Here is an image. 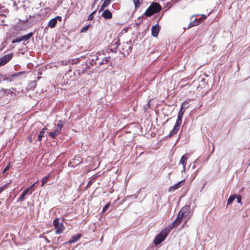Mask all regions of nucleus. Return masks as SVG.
Here are the masks:
<instances>
[{
  "label": "nucleus",
  "mask_w": 250,
  "mask_h": 250,
  "mask_svg": "<svg viewBox=\"0 0 250 250\" xmlns=\"http://www.w3.org/2000/svg\"><path fill=\"white\" fill-rule=\"evenodd\" d=\"M169 229H165L158 234L155 238L153 243L155 245L160 244L166 238L169 233Z\"/></svg>",
  "instance_id": "f257e3e1"
},
{
  "label": "nucleus",
  "mask_w": 250,
  "mask_h": 250,
  "mask_svg": "<svg viewBox=\"0 0 250 250\" xmlns=\"http://www.w3.org/2000/svg\"><path fill=\"white\" fill-rule=\"evenodd\" d=\"M53 225L56 229V234H60L62 233L63 230V226L62 222H60L59 219L56 218L53 221Z\"/></svg>",
  "instance_id": "f03ea898"
},
{
  "label": "nucleus",
  "mask_w": 250,
  "mask_h": 250,
  "mask_svg": "<svg viewBox=\"0 0 250 250\" xmlns=\"http://www.w3.org/2000/svg\"><path fill=\"white\" fill-rule=\"evenodd\" d=\"M122 53L124 55H128L131 51V42L127 41L125 43H124L122 45Z\"/></svg>",
  "instance_id": "7ed1b4c3"
},
{
  "label": "nucleus",
  "mask_w": 250,
  "mask_h": 250,
  "mask_svg": "<svg viewBox=\"0 0 250 250\" xmlns=\"http://www.w3.org/2000/svg\"><path fill=\"white\" fill-rule=\"evenodd\" d=\"M189 210L190 207L188 206H185L182 208L179 212L178 215L182 218L183 217H187L189 214Z\"/></svg>",
  "instance_id": "20e7f679"
},
{
  "label": "nucleus",
  "mask_w": 250,
  "mask_h": 250,
  "mask_svg": "<svg viewBox=\"0 0 250 250\" xmlns=\"http://www.w3.org/2000/svg\"><path fill=\"white\" fill-rule=\"evenodd\" d=\"M13 56L12 54H8L4 55L0 58V66L6 64L11 59Z\"/></svg>",
  "instance_id": "39448f33"
},
{
  "label": "nucleus",
  "mask_w": 250,
  "mask_h": 250,
  "mask_svg": "<svg viewBox=\"0 0 250 250\" xmlns=\"http://www.w3.org/2000/svg\"><path fill=\"white\" fill-rule=\"evenodd\" d=\"M185 183V180H182L178 183L171 186L168 189L169 192H173L175 190L180 188Z\"/></svg>",
  "instance_id": "423d86ee"
},
{
  "label": "nucleus",
  "mask_w": 250,
  "mask_h": 250,
  "mask_svg": "<svg viewBox=\"0 0 250 250\" xmlns=\"http://www.w3.org/2000/svg\"><path fill=\"white\" fill-rule=\"evenodd\" d=\"M151 10L154 14L159 12L161 10V6L158 3H154L150 5Z\"/></svg>",
  "instance_id": "0eeeda50"
},
{
  "label": "nucleus",
  "mask_w": 250,
  "mask_h": 250,
  "mask_svg": "<svg viewBox=\"0 0 250 250\" xmlns=\"http://www.w3.org/2000/svg\"><path fill=\"white\" fill-rule=\"evenodd\" d=\"M102 16L105 19H111L112 18V13L108 9L104 11L103 12Z\"/></svg>",
  "instance_id": "6e6552de"
},
{
  "label": "nucleus",
  "mask_w": 250,
  "mask_h": 250,
  "mask_svg": "<svg viewBox=\"0 0 250 250\" xmlns=\"http://www.w3.org/2000/svg\"><path fill=\"white\" fill-rule=\"evenodd\" d=\"M160 30L159 27L157 24L154 25L151 28V34L153 37H157Z\"/></svg>",
  "instance_id": "1a4fd4ad"
},
{
  "label": "nucleus",
  "mask_w": 250,
  "mask_h": 250,
  "mask_svg": "<svg viewBox=\"0 0 250 250\" xmlns=\"http://www.w3.org/2000/svg\"><path fill=\"white\" fill-rule=\"evenodd\" d=\"M110 1L111 0H102V1H103V2L99 10V13L103 11L104 9L109 4Z\"/></svg>",
  "instance_id": "9d476101"
},
{
  "label": "nucleus",
  "mask_w": 250,
  "mask_h": 250,
  "mask_svg": "<svg viewBox=\"0 0 250 250\" xmlns=\"http://www.w3.org/2000/svg\"><path fill=\"white\" fill-rule=\"evenodd\" d=\"M186 104H187V103L186 102L182 103L181 109L178 112V117H180L181 118L183 117V114H184V112H185L186 109L187 107H185V105Z\"/></svg>",
  "instance_id": "9b49d317"
},
{
  "label": "nucleus",
  "mask_w": 250,
  "mask_h": 250,
  "mask_svg": "<svg viewBox=\"0 0 250 250\" xmlns=\"http://www.w3.org/2000/svg\"><path fill=\"white\" fill-rule=\"evenodd\" d=\"M182 218L178 215L177 218L174 221V222H173V223L171 224V226L170 227L171 228H175L177 227L181 222Z\"/></svg>",
  "instance_id": "f8f14e48"
},
{
  "label": "nucleus",
  "mask_w": 250,
  "mask_h": 250,
  "mask_svg": "<svg viewBox=\"0 0 250 250\" xmlns=\"http://www.w3.org/2000/svg\"><path fill=\"white\" fill-rule=\"evenodd\" d=\"M29 192L28 188H26L21 194L20 197H19L18 201L22 202L25 199V196Z\"/></svg>",
  "instance_id": "ddd939ff"
},
{
  "label": "nucleus",
  "mask_w": 250,
  "mask_h": 250,
  "mask_svg": "<svg viewBox=\"0 0 250 250\" xmlns=\"http://www.w3.org/2000/svg\"><path fill=\"white\" fill-rule=\"evenodd\" d=\"M82 236L81 234H78L76 235L72 236L70 239L69 240L68 243H73L76 242L79 238H80Z\"/></svg>",
  "instance_id": "4468645a"
},
{
  "label": "nucleus",
  "mask_w": 250,
  "mask_h": 250,
  "mask_svg": "<svg viewBox=\"0 0 250 250\" xmlns=\"http://www.w3.org/2000/svg\"><path fill=\"white\" fill-rule=\"evenodd\" d=\"M187 160V157H186L185 155H183L180 160V163L182 164L183 167V171L185 170V167Z\"/></svg>",
  "instance_id": "2eb2a0df"
},
{
  "label": "nucleus",
  "mask_w": 250,
  "mask_h": 250,
  "mask_svg": "<svg viewBox=\"0 0 250 250\" xmlns=\"http://www.w3.org/2000/svg\"><path fill=\"white\" fill-rule=\"evenodd\" d=\"M63 124H64V123L62 121V120L58 121V124L57 125V128L56 129V130H59V132L61 133V131H62V128L63 125Z\"/></svg>",
  "instance_id": "dca6fc26"
},
{
  "label": "nucleus",
  "mask_w": 250,
  "mask_h": 250,
  "mask_svg": "<svg viewBox=\"0 0 250 250\" xmlns=\"http://www.w3.org/2000/svg\"><path fill=\"white\" fill-rule=\"evenodd\" d=\"M110 59V57H107L104 58L102 61L98 62V66H101L102 64L106 63L107 62H109Z\"/></svg>",
  "instance_id": "f3484780"
},
{
  "label": "nucleus",
  "mask_w": 250,
  "mask_h": 250,
  "mask_svg": "<svg viewBox=\"0 0 250 250\" xmlns=\"http://www.w3.org/2000/svg\"><path fill=\"white\" fill-rule=\"evenodd\" d=\"M182 118L178 117L174 127L179 129V127L182 123Z\"/></svg>",
  "instance_id": "a211bd4d"
},
{
  "label": "nucleus",
  "mask_w": 250,
  "mask_h": 250,
  "mask_svg": "<svg viewBox=\"0 0 250 250\" xmlns=\"http://www.w3.org/2000/svg\"><path fill=\"white\" fill-rule=\"evenodd\" d=\"M57 22L55 19H52L48 22V26L50 28H54L57 24Z\"/></svg>",
  "instance_id": "6ab92c4d"
},
{
  "label": "nucleus",
  "mask_w": 250,
  "mask_h": 250,
  "mask_svg": "<svg viewBox=\"0 0 250 250\" xmlns=\"http://www.w3.org/2000/svg\"><path fill=\"white\" fill-rule=\"evenodd\" d=\"M61 133L59 130H55L53 132H49V135L52 138L55 139L56 136H58Z\"/></svg>",
  "instance_id": "aec40b11"
},
{
  "label": "nucleus",
  "mask_w": 250,
  "mask_h": 250,
  "mask_svg": "<svg viewBox=\"0 0 250 250\" xmlns=\"http://www.w3.org/2000/svg\"><path fill=\"white\" fill-rule=\"evenodd\" d=\"M46 129L45 127L43 128L41 131L40 134L38 136V140L39 142H41L42 140V138L43 137L44 134L45 133V130Z\"/></svg>",
  "instance_id": "412c9836"
},
{
  "label": "nucleus",
  "mask_w": 250,
  "mask_h": 250,
  "mask_svg": "<svg viewBox=\"0 0 250 250\" xmlns=\"http://www.w3.org/2000/svg\"><path fill=\"white\" fill-rule=\"evenodd\" d=\"M33 36V33L30 32L26 35L21 36V40L22 41H26L29 40Z\"/></svg>",
  "instance_id": "4be33fe9"
},
{
  "label": "nucleus",
  "mask_w": 250,
  "mask_h": 250,
  "mask_svg": "<svg viewBox=\"0 0 250 250\" xmlns=\"http://www.w3.org/2000/svg\"><path fill=\"white\" fill-rule=\"evenodd\" d=\"M120 44L119 39H117L116 40H114L112 43V46L115 47V49H116L119 45Z\"/></svg>",
  "instance_id": "5701e85b"
},
{
  "label": "nucleus",
  "mask_w": 250,
  "mask_h": 250,
  "mask_svg": "<svg viewBox=\"0 0 250 250\" xmlns=\"http://www.w3.org/2000/svg\"><path fill=\"white\" fill-rule=\"evenodd\" d=\"M145 14L147 17H150L153 15V13L151 10L150 6L146 9L145 13Z\"/></svg>",
  "instance_id": "b1692460"
},
{
  "label": "nucleus",
  "mask_w": 250,
  "mask_h": 250,
  "mask_svg": "<svg viewBox=\"0 0 250 250\" xmlns=\"http://www.w3.org/2000/svg\"><path fill=\"white\" fill-rule=\"evenodd\" d=\"M37 132L33 131L31 135L28 137V140L30 143H31L35 139Z\"/></svg>",
  "instance_id": "393cba45"
},
{
  "label": "nucleus",
  "mask_w": 250,
  "mask_h": 250,
  "mask_svg": "<svg viewBox=\"0 0 250 250\" xmlns=\"http://www.w3.org/2000/svg\"><path fill=\"white\" fill-rule=\"evenodd\" d=\"M132 0L135 5V8L136 9H138L140 7L141 3L143 2V0Z\"/></svg>",
  "instance_id": "a878e982"
},
{
  "label": "nucleus",
  "mask_w": 250,
  "mask_h": 250,
  "mask_svg": "<svg viewBox=\"0 0 250 250\" xmlns=\"http://www.w3.org/2000/svg\"><path fill=\"white\" fill-rule=\"evenodd\" d=\"M50 177V175L48 174V175H47L46 176H45L42 179V185L41 186L42 187L47 182L48 179H49Z\"/></svg>",
  "instance_id": "bb28decb"
},
{
  "label": "nucleus",
  "mask_w": 250,
  "mask_h": 250,
  "mask_svg": "<svg viewBox=\"0 0 250 250\" xmlns=\"http://www.w3.org/2000/svg\"><path fill=\"white\" fill-rule=\"evenodd\" d=\"M25 73L24 71H21L16 73L13 74L11 75V78H15V77H18L21 75H23Z\"/></svg>",
  "instance_id": "cd10ccee"
},
{
  "label": "nucleus",
  "mask_w": 250,
  "mask_h": 250,
  "mask_svg": "<svg viewBox=\"0 0 250 250\" xmlns=\"http://www.w3.org/2000/svg\"><path fill=\"white\" fill-rule=\"evenodd\" d=\"M236 198V196L235 195H231L230 196L229 198L228 201H227V205H229Z\"/></svg>",
  "instance_id": "c85d7f7f"
},
{
  "label": "nucleus",
  "mask_w": 250,
  "mask_h": 250,
  "mask_svg": "<svg viewBox=\"0 0 250 250\" xmlns=\"http://www.w3.org/2000/svg\"><path fill=\"white\" fill-rule=\"evenodd\" d=\"M178 130H179L178 129L174 127L173 129L170 131L169 134L168 135V137H170L172 136L173 135L176 134L178 132Z\"/></svg>",
  "instance_id": "c756f323"
},
{
  "label": "nucleus",
  "mask_w": 250,
  "mask_h": 250,
  "mask_svg": "<svg viewBox=\"0 0 250 250\" xmlns=\"http://www.w3.org/2000/svg\"><path fill=\"white\" fill-rule=\"evenodd\" d=\"M91 25L90 24H88L87 25L85 26L84 27H83L81 29V32L82 33L86 32L89 29V27H91Z\"/></svg>",
  "instance_id": "7c9ffc66"
},
{
  "label": "nucleus",
  "mask_w": 250,
  "mask_h": 250,
  "mask_svg": "<svg viewBox=\"0 0 250 250\" xmlns=\"http://www.w3.org/2000/svg\"><path fill=\"white\" fill-rule=\"evenodd\" d=\"M22 40H21V37H17L15 40H13L12 41V42L13 43H15L16 42H20L21 41H22Z\"/></svg>",
  "instance_id": "2f4dec72"
},
{
  "label": "nucleus",
  "mask_w": 250,
  "mask_h": 250,
  "mask_svg": "<svg viewBox=\"0 0 250 250\" xmlns=\"http://www.w3.org/2000/svg\"><path fill=\"white\" fill-rule=\"evenodd\" d=\"M68 61L71 62V64H74L78 63L79 62V60L78 59H74L71 60H69Z\"/></svg>",
  "instance_id": "473e14b6"
},
{
  "label": "nucleus",
  "mask_w": 250,
  "mask_h": 250,
  "mask_svg": "<svg viewBox=\"0 0 250 250\" xmlns=\"http://www.w3.org/2000/svg\"><path fill=\"white\" fill-rule=\"evenodd\" d=\"M197 24V21L196 20H194L192 22H191L189 23L188 28L195 26Z\"/></svg>",
  "instance_id": "72a5a7b5"
},
{
  "label": "nucleus",
  "mask_w": 250,
  "mask_h": 250,
  "mask_svg": "<svg viewBox=\"0 0 250 250\" xmlns=\"http://www.w3.org/2000/svg\"><path fill=\"white\" fill-rule=\"evenodd\" d=\"M96 13V10L94 11L91 14H90L87 19L88 21L92 20L94 18L93 14Z\"/></svg>",
  "instance_id": "f704fd0d"
},
{
  "label": "nucleus",
  "mask_w": 250,
  "mask_h": 250,
  "mask_svg": "<svg viewBox=\"0 0 250 250\" xmlns=\"http://www.w3.org/2000/svg\"><path fill=\"white\" fill-rule=\"evenodd\" d=\"M236 198L237 199V202L238 203H240L241 205L242 204L241 202V196L239 195H235Z\"/></svg>",
  "instance_id": "c9c22d12"
},
{
  "label": "nucleus",
  "mask_w": 250,
  "mask_h": 250,
  "mask_svg": "<svg viewBox=\"0 0 250 250\" xmlns=\"http://www.w3.org/2000/svg\"><path fill=\"white\" fill-rule=\"evenodd\" d=\"M89 63L90 65H94L97 63L95 61V59H91Z\"/></svg>",
  "instance_id": "e433bc0d"
},
{
  "label": "nucleus",
  "mask_w": 250,
  "mask_h": 250,
  "mask_svg": "<svg viewBox=\"0 0 250 250\" xmlns=\"http://www.w3.org/2000/svg\"><path fill=\"white\" fill-rule=\"evenodd\" d=\"M109 206H110L109 204H107L105 205V206L103 208V212L105 211V210L108 208Z\"/></svg>",
  "instance_id": "4c0bfd02"
},
{
  "label": "nucleus",
  "mask_w": 250,
  "mask_h": 250,
  "mask_svg": "<svg viewBox=\"0 0 250 250\" xmlns=\"http://www.w3.org/2000/svg\"><path fill=\"white\" fill-rule=\"evenodd\" d=\"M54 19H55L56 20V21L57 22V21H62V18L61 16H57Z\"/></svg>",
  "instance_id": "58836bf2"
},
{
  "label": "nucleus",
  "mask_w": 250,
  "mask_h": 250,
  "mask_svg": "<svg viewBox=\"0 0 250 250\" xmlns=\"http://www.w3.org/2000/svg\"><path fill=\"white\" fill-rule=\"evenodd\" d=\"M37 183V182H36L33 185H32L30 187H29V188H27L29 189V191L31 190V189H32L33 188H34L35 186V185H36Z\"/></svg>",
  "instance_id": "ea45409f"
},
{
  "label": "nucleus",
  "mask_w": 250,
  "mask_h": 250,
  "mask_svg": "<svg viewBox=\"0 0 250 250\" xmlns=\"http://www.w3.org/2000/svg\"><path fill=\"white\" fill-rule=\"evenodd\" d=\"M9 165L7 166L3 170L2 173H4V172H5L7 170H8L9 169Z\"/></svg>",
  "instance_id": "a19ab883"
},
{
  "label": "nucleus",
  "mask_w": 250,
  "mask_h": 250,
  "mask_svg": "<svg viewBox=\"0 0 250 250\" xmlns=\"http://www.w3.org/2000/svg\"><path fill=\"white\" fill-rule=\"evenodd\" d=\"M93 57V58L92 59H95V61L96 62L97 60H98L99 57L97 55H94Z\"/></svg>",
  "instance_id": "79ce46f5"
},
{
  "label": "nucleus",
  "mask_w": 250,
  "mask_h": 250,
  "mask_svg": "<svg viewBox=\"0 0 250 250\" xmlns=\"http://www.w3.org/2000/svg\"><path fill=\"white\" fill-rule=\"evenodd\" d=\"M110 51L112 52H113V53H116L117 52V50L116 49H115V47H114V48H111L110 49Z\"/></svg>",
  "instance_id": "37998d69"
},
{
  "label": "nucleus",
  "mask_w": 250,
  "mask_h": 250,
  "mask_svg": "<svg viewBox=\"0 0 250 250\" xmlns=\"http://www.w3.org/2000/svg\"><path fill=\"white\" fill-rule=\"evenodd\" d=\"M4 187H0V194L4 190Z\"/></svg>",
  "instance_id": "c03bdc74"
},
{
  "label": "nucleus",
  "mask_w": 250,
  "mask_h": 250,
  "mask_svg": "<svg viewBox=\"0 0 250 250\" xmlns=\"http://www.w3.org/2000/svg\"><path fill=\"white\" fill-rule=\"evenodd\" d=\"M11 78V77L10 78H6L5 79H4V80L11 81H12V79Z\"/></svg>",
  "instance_id": "a18cd8bd"
},
{
  "label": "nucleus",
  "mask_w": 250,
  "mask_h": 250,
  "mask_svg": "<svg viewBox=\"0 0 250 250\" xmlns=\"http://www.w3.org/2000/svg\"><path fill=\"white\" fill-rule=\"evenodd\" d=\"M13 2L14 5L16 6L17 5V3L15 0Z\"/></svg>",
  "instance_id": "49530a36"
},
{
  "label": "nucleus",
  "mask_w": 250,
  "mask_h": 250,
  "mask_svg": "<svg viewBox=\"0 0 250 250\" xmlns=\"http://www.w3.org/2000/svg\"><path fill=\"white\" fill-rule=\"evenodd\" d=\"M98 0H94V1L93 2V5H92V7L95 4L96 1H97Z\"/></svg>",
  "instance_id": "de8ad7c7"
},
{
  "label": "nucleus",
  "mask_w": 250,
  "mask_h": 250,
  "mask_svg": "<svg viewBox=\"0 0 250 250\" xmlns=\"http://www.w3.org/2000/svg\"><path fill=\"white\" fill-rule=\"evenodd\" d=\"M202 17H203L204 19H206V16L205 15H202Z\"/></svg>",
  "instance_id": "09e8293b"
},
{
  "label": "nucleus",
  "mask_w": 250,
  "mask_h": 250,
  "mask_svg": "<svg viewBox=\"0 0 250 250\" xmlns=\"http://www.w3.org/2000/svg\"><path fill=\"white\" fill-rule=\"evenodd\" d=\"M5 91V89H4V88H2V91Z\"/></svg>",
  "instance_id": "8fccbe9b"
},
{
  "label": "nucleus",
  "mask_w": 250,
  "mask_h": 250,
  "mask_svg": "<svg viewBox=\"0 0 250 250\" xmlns=\"http://www.w3.org/2000/svg\"><path fill=\"white\" fill-rule=\"evenodd\" d=\"M214 151V148H213L212 150V152H213Z\"/></svg>",
  "instance_id": "3c124183"
},
{
  "label": "nucleus",
  "mask_w": 250,
  "mask_h": 250,
  "mask_svg": "<svg viewBox=\"0 0 250 250\" xmlns=\"http://www.w3.org/2000/svg\"><path fill=\"white\" fill-rule=\"evenodd\" d=\"M11 0V1H15V0Z\"/></svg>",
  "instance_id": "603ef678"
},
{
  "label": "nucleus",
  "mask_w": 250,
  "mask_h": 250,
  "mask_svg": "<svg viewBox=\"0 0 250 250\" xmlns=\"http://www.w3.org/2000/svg\"><path fill=\"white\" fill-rule=\"evenodd\" d=\"M249 165L250 166V162L249 163Z\"/></svg>",
  "instance_id": "864d4df0"
}]
</instances>
